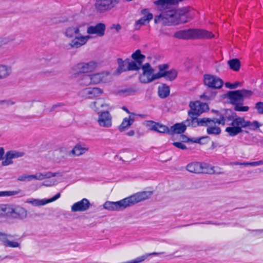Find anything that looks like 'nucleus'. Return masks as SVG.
<instances>
[{"label": "nucleus", "mask_w": 263, "mask_h": 263, "mask_svg": "<svg viewBox=\"0 0 263 263\" xmlns=\"http://www.w3.org/2000/svg\"><path fill=\"white\" fill-rule=\"evenodd\" d=\"M232 120L233 117L230 110H221L217 115V118H201L200 123V126H205L207 127L206 132L209 135H219L221 130L218 125H228L231 126Z\"/></svg>", "instance_id": "nucleus-1"}, {"label": "nucleus", "mask_w": 263, "mask_h": 263, "mask_svg": "<svg viewBox=\"0 0 263 263\" xmlns=\"http://www.w3.org/2000/svg\"><path fill=\"white\" fill-rule=\"evenodd\" d=\"M151 195L152 193L150 192H138L118 201H107L104 203L103 208L110 211H122L128 206L148 199Z\"/></svg>", "instance_id": "nucleus-2"}, {"label": "nucleus", "mask_w": 263, "mask_h": 263, "mask_svg": "<svg viewBox=\"0 0 263 263\" xmlns=\"http://www.w3.org/2000/svg\"><path fill=\"white\" fill-rule=\"evenodd\" d=\"M187 11V8L166 10L155 16V22H161L165 25L185 23L188 21Z\"/></svg>", "instance_id": "nucleus-3"}, {"label": "nucleus", "mask_w": 263, "mask_h": 263, "mask_svg": "<svg viewBox=\"0 0 263 263\" xmlns=\"http://www.w3.org/2000/svg\"><path fill=\"white\" fill-rule=\"evenodd\" d=\"M233 120L231 123V126L227 127L225 132L230 136L234 137L242 132V128L248 127L251 130H255L260 126L259 122L254 121L252 122L246 120L244 118L238 117L235 112H232Z\"/></svg>", "instance_id": "nucleus-4"}, {"label": "nucleus", "mask_w": 263, "mask_h": 263, "mask_svg": "<svg viewBox=\"0 0 263 263\" xmlns=\"http://www.w3.org/2000/svg\"><path fill=\"white\" fill-rule=\"evenodd\" d=\"M64 35L71 39L68 45L73 49L80 48L85 45L92 38L89 35H83L80 33V26H71L66 28L64 31Z\"/></svg>", "instance_id": "nucleus-5"}, {"label": "nucleus", "mask_w": 263, "mask_h": 263, "mask_svg": "<svg viewBox=\"0 0 263 263\" xmlns=\"http://www.w3.org/2000/svg\"><path fill=\"white\" fill-rule=\"evenodd\" d=\"M174 36L177 39L185 40L208 39L213 37L214 35L211 32L204 29H190L177 31L175 33Z\"/></svg>", "instance_id": "nucleus-6"}, {"label": "nucleus", "mask_w": 263, "mask_h": 263, "mask_svg": "<svg viewBox=\"0 0 263 263\" xmlns=\"http://www.w3.org/2000/svg\"><path fill=\"white\" fill-rule=\"evenodd\" d=\"M2 211L4 217L24 219L27 215V211L20 206L13 208L9 205L2 204Z\"/></svg>", "instance_id": "nucleus-7"}, {"label": "nucleus", "mask_w": 263, "mask_h": 263, "mask_svg": "<svg viewBox=\"0 0 263 263\" xmlns=\"http://www.w3.org/2000/svg\"><path fill=\"white\" fill-rule=\"evenodd\" d=\"M253 95V92L249 90L241 89L235 91H229L227 97L231 104H243L244 100Z\"/></svg>", "instance_id": "nucleus-8"}, {"label": "nucleus", "mask_w": 263, "mask_h": 263, "mask_svg": "<svg viewBox=\"0 0 263 263\" xmlns=\"http://www.w3.org/2000/svg\"><path fill=\"white\" fill-rule=\"evenodd\" d=\"M141 68L143 72L139 76V81L141 83H149L155 80L160 79L159 73L154 74V70L149 63H145L141 67Z\"/></svg>", "instance_id": "nucleus-9"}, {"label": "nucleus", "mask_w": 263, "mask_h": 263, "mask_svg": "<svg viewBox=\"0 0 263 263\" xmlns=\"http://www.w3.org/2000/svg\"><path fill=\"white\" fill-rule=\"evenodd\" d=\"M98 64L94 61H89L88 62L80 63L73 67V69L77 71L78 73H88L95 71Z\"/></svg>", "instance_id": "nucleus-10"}, {"label": "nucleus", "mask_w": 263, "mask_h": 263, "mask_svg": "<svg viewBox=\"0 0 263 263\" xmlns=\"http://www.w3.org/2000/svg\"><path fill=\"white\" fill-rule=\"evenodd\" d=\"M118 3V0H96L95 8L98 12L102 13L110 10Z\"/></svg>", "instance_id": "nucleus-11"}, {"label": "nucleus", "mask_w": 263, "mask_h": 263, "mask_svg": "<svg viewBox=\"0 0 263 263\" xmlns=\"http://www.w3.org/2000/svg\"><path fill=\"white\" fill-rule=\"evenodd\" d=\"M204 83L208 87L214 89H219L223 84V81L220 78L211 74L204 76Z\"/></svg>", "instance_id": "nucleus-12"}, {"label": "nucleus", "mask_w": 263, "mask_h": 263, "mask_svg": "<svg viewBox=\"0 0 263 263\" xmlns=\"http://www.w3.org/2000/svg\"><path fill=\"white\" fill-rule=\"evenodd\" d=\"M97 122L100 127L110 128L112 126V116L108 111L99 114Z\"/></svg>", "instance_id": "nucleus-13"}, {"label": "nucleus", "mask_w": 263, "mask_h": 263, "mask_svg": "<svg viewBox=\"0 0 263 263\" xmlns=\"http://www.w3.org/2000/svg\"><path fill=\"white\" fill-rule=\"evenodd\" d=\"M103 92L102 89L99 87H88L82 89L80 95L87 99H93L100 96Z\"/></svg>", "instance_id": "nucleus-14"}, {"label": "nucleus", "mask_w": 263, "mask_h": 263, "mask_svg": "<svg viewBox=\"0 0 263 263\" xmlns=\"http://www.w3.org/2000/svg\"><path fill=\"white\" fill-rule=\"evenodd\" d=\"M190 107L191 110L189 111L192 112V114L196 116H199L209 109V106L206 103L198 101L191 102L190 103Z\"/></svg>", "instance_id": "nucleus-15"}, {"label": "nucleus", "mask_w": 263, "mask_h": 263, "mask_svg": "<svg viewBox=\"0 0 263 263\" xmlns=\"http://www.w3.org/2000/svg\"><path fill=\"white\" fill-rule=\"evenodd\" d=\"M109 73L108 72H102L90 74L92 85L101 83H105L109 81Z\"/></svg>", "instance_id": "nucleus-16"}, {"label": "nucleus", "mask_w": 263, "mask_h": 263, "mask_svg": "<svg viewBox=\"0 0 263 263\" xmlns=\"http://www.w3.org/2000/svg\"><path fill=\"white\" fill-rule=\"evenodd\" d=\"M106 29L105 25L103 23H98L94 26H90L87 29V32L89 34H96L98 36L101 37L105 34Z\"/></svg>", "instance_id": "nucleus-17"}, {"label": "nucleus", "mask_w": 263, "mask_h": 263, "mask_svg": "<svg viewBox=\"0 0 263 263\" xmlns=\"http://www.w3.org/2000/svg\"><path fill=\"white\" fill-rule=\"evenodd\" d=\"M90 206V203L86 198L74 203L71 206V211L73 212H83L87 210Z\"/></svg>", "instance_id": "nucleus-18"}, {"label": "nucleus", "mask_w": 263, "mask_h": 263, "mask_svg": "<svg viewBox=\"0 0 263 263\" xmlns=\"http://www.w3.org/2000/svg\"><path fill=\"white\" fill-rule=\"evenodd\" d=\"M61 196L60 193L57 194L55 196H54L53 197L46 199H31L30 200H28L27 202L31 204L33 206H43L44 205L47 203H49L50 202H53L59 199Z\"/></svg>", "instance_id": "nucleus-19"}, {"label": "nucleus", "mask_w": 263, "mask_h": 263, "mask_svg": "<svg viewBox=\"0 0 263 263\" xmlns=\"http://www.w3.org/2000/svg\"><path fill=\"white\" fill-rule=\"evenodd\" d=\"M12 236L3 233H0V241L3 245L10 248H20V243L16 241H11Z\"/></svg>", "instance_id": "nucleus-20"}, {"label": "nucleus", "mask_w": 263, "mask_h": 263, "mask_svg": "<svg viewBox=\"0 0 263 263\" xmlns=\"http://www.w3.org/2000/svg\"><path fill=\"white\" fill-rule=\"evenodd\" d=\"M188 115L189 118L182 122L186 127L187 126L196 127L197 126H200V121L201 118L198 119L197 116L189 111H188Z\"/></svg>", "instance_id": "nucleus-21"}, {"label": "nucleus", "mask_w": 263, "mask_h": 263, "mask_svg": "<svg viewBox=\"0 0 263 263\" xmlns=\"http://www.w3.org/2000/svg\"><path fill=\"white\" fill-rule=\"evenodd\" d=\"M142 13L144 15L143 17L139 19L136 22V29L140 28L141 25H143L148 23L149 21L153 18V14L152 13H148L147 9L142 10Z\"/></svg>", "instance_id": "nucleus-22"}, {"label": "nucleus", "mask_w": 263, "mask_h": 263, "mask_svg": "<svg viewBox=\"0 0 263 263\" xmlns=\"http://www.w3.org/2000/svg\"><path fill=\"white\" fill-rule=\"evenodd\" d=\"M108 106V104L102 99H97L90 105V108L98 114H100V112H101V109L107 108Z\"/></svg>", "instance_id": "nucleus-23"}, {"label": "nucleus", "mask_w": 263, "mask_h": 263, "mask_svg": "<svg viewBox=\"0 0 263 263\" xmlns=\"http://www.w3.org/2000/svg\"><path fill=\"white\" fill-rule=\"evenodd\" d=\"M62 173L60 172H55L52 173L51 172H47L44 173H38L34 175V179L38 180H42L45 179H49L51 177H56V176H62Z\"/></svg>", "instance_id": "nucleus-24"}, {"label": "nucleus", "mask_w": 263, "mask_h": 263, "mask_svg": "<svg viewBox=\"0 0 263 263\" xmlns=\"http://www.w3.org/2000/svg\"><path fill=\"white\" fill-rule=\"evenodd\" d=\"M215 167L209 164L205 163H201L200 173L209 174H220L222 173L220 171H218L215 170Z\"/></svg>", "instance_id": "nucleus-25"}, {"label": "nucleus", "mask_w": 263, "mask_h": 263, "mask_svg": "<svg viewBox=\"0 0 263 263\" xmlns=\"http://www.w3.org/2000/svg\"><path fill=\"white\" fill-rule=\"evenodd\" d=\"M88 147L84 144H77L73 148L71 153L76 156H80L88 151Z\"/></svg>", "instance_id": "nucleus-26"}, {"label": "nucleus", "mask_w": 263, "mask_h": 263, "mask_svg": "<svg viewBox=\"0 0 263 263\" xmlns=\"http://www.w3.org/2000/svg\"><path fill=\"white\" fill-rule=\"evenodd\" d=\"M177 71L174 69L166 71L165 73H159L160 78L164 77L166 80L170 81L174 80L177 78Z\"/></svg>", "instance_id": "nucleus-27"}, {"label": "nucleus", "mask_w": 263, "mask_h": 263, "mask_svg": "<svg viewBox=\"0 0 263 263\" xmlns=\"http://www.w3.org/2000/svg\"><path fill=\"white\" fill-rule=\"evenodd\" d=\"M201 167V163L199 162H193L188 164L186 168L191 173L200 174Z\"/></svg>", "instance_id": "nucleus-28"}, {"label": "nucleus", "mask_w": 263, "mask_h": 263, "mask_svg": "<svg viewBox=\"0 0 263 263\" xmlns=\"http://www.w3.org/2000/svg\"><path fill=\"white\" fill-rule=\"evenodd\" d=\"M135 118L134 116H129L128 118H125L119 126L118 128L121 132H124L125 128L130 127L134 123Z\"/></svg>", "instance_id": "nucleus-29"}, {"label": "nucleus", "mask_w": 263, "mask_h": 263, "mask_svg": "<svg viewBox=\"0 0 263 263\" xmlns=\"http://www.w3.org/2000/svg\"><path fill=\"white\" fill-rule=\"evenodd\" d=\"M11 72L10 66L6 65H0V80L8 77Z\"/></svg>", "instance_id": "nucleus-30"}, {"label": "nucleus", "mask_w": 263, "mask_h": 263, "mask_svg": "<svg viewBox=\"0 0 263 263\" xmlns=\"http://www.w3.org/2000/svg\"><path fill=\"white\" fill-rule=\"evenodd\" d=\"M78 83L81 86H88L92 85L90 74L83 75L79 79Z\"/></svg>", "instance_id": "nucleus-31"}, {"label": "nucleus", "mask_w": 263, "mask_h": 263, "mask_svg": "<svg viewBox=\"0 0 263 263\" xmlns=\"http://www.w3.org/2000/svg\"><path fill=\"white\" fill-rule=\"evenodd\" d=\"M186 127L184 124L182 122L180 123H176L171 127V132L172 133L182 134L185 132Z\"/></svg>", "instance_id": "nucleus-32"}, {"label": "nucleus", "mask_w": 263, "mask_h": 263, "mask_svg": "<svg viewBox=\"0 0 263 263\" xmlns=\"http://www.w3.org/2000/svg\"><path fill=\"white\" fill-rule=\"evenodd\" d=\"M117 61L119 66L115 72L116 74H119L122 72L128 70L127 59L123 61L122 59L119 58L118 59Z\"/></svg>", "instance_id": "nucleus-33"}, {"label": "nucleus", "mask_w": 263, "mask_h": 263, "mask_svg": "<svg viewBox=\"0 0 263 263\" xmlns=\"http://www.w3.org/2000/svg\"><path fill=\"white\" fill-rule=\"evenodd\" d=\"M170 87L165 84H163L158 88V94L161 98H166L170 95Z\"/></svg>", "instance_id": "nucleus-34"}, {"label": "nucleus", "mask_w": 263, "mask_h": 263, "mask_svg": "<svg viewBox=\"0 0 263 263\" xmlns=\"http://www.w3.org/2000/svg\"><path fill=\"white\" fill-rule=\"evenodd\" d=\"M127 61V70H138L141 68L142 64L136 61H130L129 59Z\"/></svg>", "instance_id": "nucleus-35"}, {"label": "nucleus", "mask_w": 263, "mask_h": 263, "mask_svg": "<svg viewBox=\"0 0 263 263\" xmlns=\"http://www.w3.org/2000/svg\"><path fill=\"white\" fill-rule=\"evenodd\" d=\"M228 64L230 68L234 71H237L240 67V62L238 59H233L228 61Z\"/></svg>", "instance_id": "nucleus-36"}, {"label": "nucleus", "mask_w": 263, "mask_h": 263, "mask_svg": "<svg viewBox=\"0 0 263 263\" xmlns=\"http://www.w3.org/2000/svg\"><path fill=\"white\" fill-rule=\"evenodd\" d=\"M132 58L134 61L139 62V63L142 64L145 57L141 53L140 50H137L132 54Z\"/></svg>", "instance_id": "nucleus-37"}, {"label": "nucleus", "mask_w": 263, "mask_h": 263, "mask_svg": "<svg viewBox=\"0 0 263 263\" xmlns=\"http://www.w3.org/2000/svg\"><path fill=\"white\" fill-rule=\"evenodd\" d=\"M6 154L8 155V157L11 158V159L21 157L24 155V153L15 151H9L7 152Z\"/></svg>", "instance_id": "nucleus-38"}, {"label": "nucleus", "mask_w": 263, "mask_h": 263, "mask_svg": "<svg viewBox=\"0 0 263 263\" xmlns=\"http://www.w3.org/2000/svg\"><path fill=\"white\" fill-rule=\"evenodd\" d=\"M21 193V190L12 191H0V197L12 196L19 194Z\"/></svg>", "instance_id": "nucleus-39"}, {"label": "nucleus", "mask_w": 263, "mask_h": 263, "mask_svg": "<svg viewBox=\"0 0 263 263\" xmlns=\"http://www.w3.org/2000/svg\"><path fill=\"white\" fill-rule=\"evenodd\" d=\"M155 132L159 133L164 134L169 133L170 130L167 126L158 123Z\"/></svg>", "instance_id": "nucleus-40"}, {"label": "nucleus", "mask_w": 263, "mask_h": 263, "mask_svg": "<svg viewBox=\"0 0 263 263\" xmlns=\"http://www.w3.org/2000/svg\"><path fill=\"white\" fill-rule=\"evenodd\" d=\"M242 104H237L235 105L234 109L237 111H247L249 109V107L247 106H242Z\"/></svg>", "instance_id": "nucleus-41"}, {"label": "nucleus", "mask_w": 263, "mask_h": 263, "mask_svg": "<svg viewBox=\"0 0 263 263\" xmlns=\"http://www.w3.org/2000/svg\"><path fill=\"white\" fill-rule=\"evenodd\" d=\"M34 175H27L23 174L22 175H20L18 177L17 180L21 181H30L32 179H34Z\"/></svg>", "instance_id": "nucleus-42"}, {"label": "nucleus", "mask_w": 263, "mask_h": 263, "mask_svg": "<svg viewBox=\"0 0 263 263\" xmlns=\"http://www.w3.org/2000/svg\"><path fill=\"white\" fill-rule=\"evenodd\" d=\"M158 123L152 121H148L146 123V126L151 130L155 131L157 129Z\"/></svg>", "instance_id": "nucleus-43"}, {"label": "nucleus", "mask_w": 263, "mask_h": 263, "mask_svg": "<svg viewBox=\"0 0 263 263\" xmlns=\"http://www.w3.org/2000/svg\"><path fill=\"white\" fill-rule=\"evenodd\" d=\"M255 107L259 114H263V102H257Z\"/></svg>", "instance_id": "nucleus-44"}, {"label": "nucleus", "mask_w": 263, "mask_h": 263, "mask_svg": "<svg viewBox=\"0 0 263 263\" xmlns=\"http://www.w3.org/2000/svg\"><path fill=\"white\" fill-rule=\"evenodd\" d=\"M173 145L181 149H186V146L181 142H174L173 143Z\"/></svg>", "instance_id": "nucleus-45"}, {"label": "nucleus", "mask_w": 263, "mask_h": 263, "mask_svg": "<svg viewBox=\"0 0 263 263\" xmlns=\"http://www.w3.org/2000/svg\"><path fill=\"white\" fill-rule=\"evenodd\" d=\"M240 85V83L238 82H235L233 84H231L230 83H227L226 84V87H227L228 88H229L230 89H235V88H237Z\"/></svg>", "instance_id": "nucleus-46"}, {"label": "nucleus", "mask_w": 263, "mask_h": 263, "mask_svg": "<svg viewBox=\"0 0 263 263\" xmlns=\"http://www.w3.org/2000/svg\"><path fill=\"white\" fill-rule=\"evenodd\" d=\"M168 68V65L167 64L159 65L158 66V68L159 70V72L158 73H165V70Z\"/></svg>", "instance_id": "nucleus-47"}, {"label": "nucleus", "mask_w": 263, "mask_h": 263, "mask_svg": "<svg viewBox=\"0 0 263 263\" xmlns=\"http://www.w3.org/2000/svg\"><path fill=\"white\" fill-rule=\"evenodd\" d=\"M1 104H6L7 106L13 105L15 104V101L13 100H1Z\"/></svg>", "instance_id": "nucleus-48"}, {"label": "nucleus", "mask_w": 263, "mask_h": 263, "mask_svg": "<svg viewBox=\"0 0 263 263\" xmlns=\"http://www.w3.org/2000/svg\"><path fill=\"white\" fill-rule=\"evenodd\" d=\"M13 163L11 158L8 157V155L6 154V159L2 163L3 166H7Z\"/></svg>", "instance_id": "nucleus-49"}, {"label": "nucleus", "mask_w": 263, "mask_h": 263, "mask_svg": "<svg viewBox=\"0 0 263 263\" xmlns=\"http://www.w3.org/2000/svg\"><path fill=\"white\" fill-rule=\"evenodd\" d=\"M262 162L260 161L251 162H249V165L252 166H255L261 165Z\"/></svg>", "instance_id": "nucleus-50"}, {"label": "nucleus", "mask_w": 263, "mask_h": 263, "mask_svg": "<svg viewBox=\"0 0 263 263\" xmlns=\"http://www.w3.org/2000/svg\"><path fill=\"white\" fill-rule=\"evenodd\" d=\"M111 28L115 29L117 32H119L121 29V26L120 24H114L111 26Z\"/></svg>", "instance_id": "nucleus-51"}, {"label": "nucleus", "mask_w": 263, "mask_h": 263, "mask_svg": "<svg viewBox=\"0 0 263 263\" xmlns=\"http://www.w3.org/2000/svg\"><path fill=\"white\" fill-rule=\"evenodd\" d=\"M4 153V149L3 147H0V160H1L3 159Z\"/></svg>", "instance_id": "nucleus-52"}, {"label": "nucleus", "mask_w": 263, "mask_h": 263, "mask_svg": "<svg viewBox=\"0 0 263 263\" xmlns=\"http://www.w3.org/2000/svg\"><path fill=\"white\" fill-rule=\"evenodd\" d=\"M181 137L182 138L183 141L188 142L190 141V139L189 138H187L186 136H185L184 135H182Z\"/></svg>", "instance_id": "nucleus-53"}, {"label": "nucleus", "mask_w": 263, "mask_h": 263, "mask_svg": "<svg viewBox=\"0 0 263 263\" xmlns=\"http://www.w3.org/2000/svg\"><path fill=\"white\" fill-rule=\"evenodd\" d=\"M135 134V132L133 130H130L129 132H128L126 134V135L128 136H133Z\"/></svg>", "instance_id": "nucleus-54"}, {"label": "nucleus", "mask_w": 263, "mask_h": 263, "mask_svg": "<svg viewBox=\"0 0 263 263\" xmlns=\"http://www.w3.org/2000/svg\"><path fill=\"white\" fill-rule=\"evenodd\" d=\"M55 181H54L52 183H46L45 182L43 183V185L47 186H52V185L55 184Z\"/></svg>", "instance_id": "nucleus-55"}, {"label": "nucleus", "mask_w": 263, "mask_h": 263, "mask_svg": "<svg viewBox=\"0 0 263 263\" xmlns=\"http://www.w3.org/2000/svg\"><path fill=\"white\" fill-rule=\"evenodd\" d=\"M60 105H61L60 104H58L53 105L52 107L51 110H54L57 107L60 106Z\"/></svg>", "instance_id": "nucleus-56"}, {"label": "nucleus", "mask_w": 263, "mask_h": 263, "mask_svg": "<svg viewBox=\"0 0 263 263\" xmlns=\"http://www.w3.org/2000/svg\"><path fill=\"white\" fill-rule=\"evenodd\" d=\"M241 165H245V166H248V165H249V162H242L241 163Z\"/></svg>", "instance_id": "nucleus-57"}, {"label": "nucleus", "mask_w": 263, "mask_h": 263, "mask_svg": "<svg viewBox=\"0 0 263 263\" xmlns=\"http://www.w3.org/2000/svg\"><path fill=\"white\" fill-rule=\"evenodd\" d=\"M2 205H0V217H2Z\"/></svg>", "instance_id": "nucleus-58"}, {"label": "nucleus", "mask_w": 263, "mask_h": 263, "mask_svg": "<svg viewBox=\"0 0 263 263\" xmlns=\"http://www.w3.org/2000/svg\"><path fill=\"white\" fill-rule=\"evenodd\" d=\"M241 162H235L233 163V164L234 165H241Z\"/></svg>", "instance_id": "nucleus-59"}, {"label": "nucleus", "mask_w": 263, "mask_h": 263, "mask_svg": "<svg viewBox=\"0 0 263 263\" xmlns=\"http://www.w3.org/2000/svg\"><path fill=\"white\" fill-rule=\"evenodd\" d=\"M206 224H216V223H214L212 221H208V222H206L205 223Z\"/></svg>", "instance_id": "nucleus-60"}, {"label": "nucleus", "mask_w": 263, "mask_h": 263, "mask_svg": "<svg viewBox=\"0 0 263 263\" xmlns=\"http://www.w3.org/2000/svg\"><path fill=\"white\" fill-rule=\"evenodd\" d=\"M257 233L258 234H262L263 233V230H258L256 231Z\"/></svg>", "instance_id": "nucleus-61"}, {"label": "nucleus", "mask_w": 263, "mask_h": 263, "mask_svg": "<svg viewBox=\"0 0 263 263\" xmlns=\"http://www.w3.org/2000/svg\"><path fill=\"white\" fill-rule=\"evenodd\" d=\"M123 109L124 110H125L126 112H129L127 108H126L125 107H123Z\"/></svg>", "instance_id": "nucleus-62"}, {"label": "nucleus", "mask_w": 263, "mask_h": 263, "mask_svg": "<svg viewBox=\"0 0 263 263\" xmlns=\"http://www.w3.org/2000/svg\"><path fill=\"white\" fill-rule=\"evenodd\" d=\"M194 142H196V143H198V142H199V140H198V141H195Z\"/></svg>", "instance_id": "nucleus-63"}, {"label": "nucleus", "mask_w": 263, "mask_h": 263, "mask_svg": "<svg viewBox=\"0 0 263 263\" xmlns=\"http://www.w3.org/2000/svg\"><path fill=\"white\" fill-rule=\"evenodd\" d=\"M260 162H262L261 165H262L263 164V160H260Z\"/></svg>", "instance_id": "nucleus-64"}]
</instances>
